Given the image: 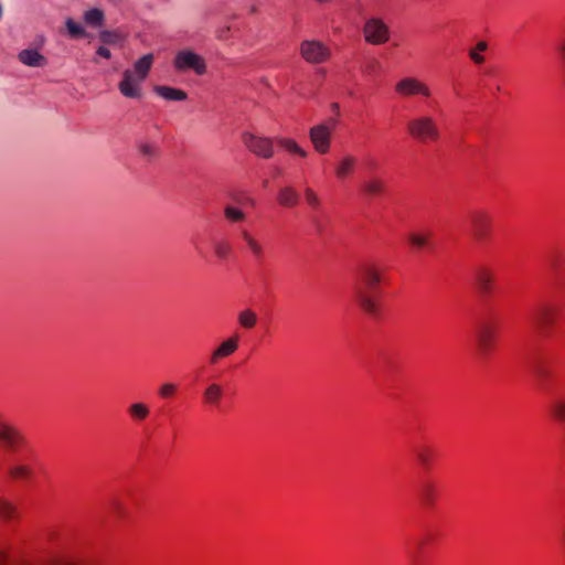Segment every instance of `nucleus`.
Instances as JSON below:
<instances>
[{
	"mask_svg": "<svg viewBox=\"0 0 565 565\" xmlns=\"http://www.w3.org/2000/svg\"><path fill=\"white\" fill-rule=\"evenodd\" d=\"M382 269L374 264L361 266L354 285V299L367 315L379 313L377 288L381 282Z\"/></svg>",
	"mask_w": 565,
	"mask_h": 565,
	"instance_id": "f257e3e1",
	"label": "nucleus"
},
{
	"mask_svg": "<svg viewBox=\"0 0 565 565\" xmlns=\"http://www.w3.org/2000/svg\"><path fill=\"white\" fill-rule=\"evenodd\" d=\"M407 132L420 143L437 142L441 131L436 118L431 115H419L408 120Z\"/></svg>",
	"mask_w": 565,
	"mask_h": 565,
	"instance_id": "f03ea898",
	"label": "nucleus"
},
{
	"mask_svg": "<svg viewBox=\"0 0 565 565\" xmlns=\"http://www.w3.org/2000/svg\"><path fill=\"white\" fill-rule=\"evenodd\" d=\"M173 67L181 73L193 71L196 75H204L207 68L204 57L190 49L177 52Z\"/></svg>",
	"mask_w": 565,
	"mask_h": 565,
	"instance_id": "7ed1b4c3",
	"label": "nucleus"
},
{
	"mask_svg": "<svg viewBox=\"0 0 565 565\" xmlns=\"http://www.w3.org/2000/svg\"><path fill=\"white\" fill-rule=\"evenodd\" d=\"M362 33L364 41L371 45L385 44L391 38L388 25L379 17L366 18Z\"/></svg>",
	"mask_w": 565,
	"mask_h": 565,
	"instance_id": "20e7f679",
	"label": "nucleus"
},
{
	"mask_svg": "<svg viewBox=\"0 0 565 565\" xmlns=\"http://www.w3.org/2000/svg\"><path fill=\"white\" fill-rule=\"evenodd\" d=\"M299 52L301 57L310 64L326 63L331 56L330 49L318 40H303Z\"/></svg>",
	"mask_w": 565,
	"mask_h": 565,
	"instance_id": "39448f33",
	"label": "nucleus"
},
{
	"mask_svg": "<svg viewBox=\"0 0 565 565\" xmlns=\"http://www.w3.org/2000/svg\"><path fill=\"white\" fill-rule=\"evenodd\" d=\"M242 139L245 147L255 156L263 159L273 158L275 152L273 139L250 132H244Z\"/></svg>",
	"mask_w": 565,
	"mask_h": 565,
	"instance_id": "423d86ee",
	"label": "nucleus"
},
{
	"mask_svg": "<svg viewBox=\"0 0 565 565\" xmlns=\"http://www.w3.org/2000/svg\"><path fill=\"white\" fill-rule=\"evenodd\" d=\"M491 216L486 211H473L469 214V230L477 242H483L490 234Z\"/></svg>",
	"mask_w": 565,
	"mask_h": 565,
	"instance_id": "0eeeda50",
	"label": "nucleus"
},
{
	"mask_svg": "<svg viewBox=\"0 0 565 565\" xmlns=\"http://www.w3.org/2000/svg\"><path fill=\"white\" fill-rule=\"evenodd\" d=\"M395 92L402 97H413L420 95L424 97H430L431 90L427 84L419 81L416 77L407 76L403 77L395 84Z\"/></svg>",
	"mask_w": 565,
	"mask_h": 565,
	"instance_id": "6e6552de",
	"label": "nucleus"
},
{
	"mask_svg": "<svg viewBox=\"0 0 565 565\" xmlns=\"http://www.w3.org/2000/svg\"><path fill=\"white\" fill-rule=\"evenodd\" d=\"M531 320L540 333L547 334L556 321V309L550 305H540L532 311Z\"/></svg>",
	"mask_w": 565,
	"mask_h": 565,
	"instance_id": "1a4fd4ad",
	"label": "nucleus"
},
{
	"mask_svg": "<svg viewBox=\"0 0 565 565\" xmlns=\"http://www.w3.org/2000/svg\"><path fill=\"white\" fill-rule=\"evenodd\" d=\"M335 121H331V126L326 124H319L310 128L309 138L319 153H327L330 149L331 143V131Z\"/></svg>",
	"mask_w": 565,
	"mask_h": 565,
	"instance_id": "9d476101",
	"label": "nucleus"
},
{
	"mask_svg": "<svg viewBox=\"0 0 565 565\" xmlns=\"http://www.w3.org/2000/svg\"><path fill=\"white\" fill-rule=\"evenodd\" d=\"M238 237L244 243L245 249L257 262L262 263L265 258L266 247L265 244L247 228H239Z\"/></svg>",
	"mask_w": 565,
	"mask_h": 565,
	"instance_id": "9b49d317",
	"label": "nucleus"
},
{
	"mask_svg": "<svg viewBox=\"0 0 565 565\" xmlns=\"http://www.w3.org/2000/svg\"><path fill=\"white\" fill-rule=\"evenodd\" d=\"M24 444V437L15 427L0 423V445L9 450L17 451Z\"/></svg>",
	"mask_w": 565,
	"mask_h": 565,
	"instance_id": "f8f14e48",
	"label": "nucleus"
},
{
	"mask_svg": "<svg viewBox=\"0 0 565 565\" xmlns=\"http://www.w3.org/2000/svg\"><path fill=\"white\" fill-rule=\"evenodd\" d=\"M142 79H138L131 70H126L122 74L118 88L120 93L128 98H140L141 89L139 87Z\"/></svg>",
	"mask_w": 565,
	"mask_h": 565,
	"instance_id": "ddd939ff",
	"label": "nucleus"
},
{
	"mask_svg": "<svg viewBox=\"0 0 565 565\" xmlns=\"http://www.w3.org/2000/svg\"><path fill=\"white\" fill-rule=\"evenodd\" d=\"M356 163L358 159L353 154H343L334 164L335 178L340 181L349 178L354 172Z\"/></svg>",
	"mask_w": 565,
	"mask_h": 565,
	"instance_id": "4468645a",
	"label": "nucleus"
},
{
	"mask_svg": "<svg viewBox=\"0 0 565 565\" xmlns=\"http://www.w3.org/2000/svg\"><path fill=\"white\" fill-rule=\"evenodd\" d=\"M238 348V337L233 335L223 341L211 354L210 363L216 364L221 359L232 355Z\"/></svg>",
	"mask_w": 565,
	"mask_h": 565,
	"instance_id": "2eb2a0df",
	"label": "nucleus"
},
{
	"mask_svg": "<svg viewBox=\"0 0 565 565\" xmlns=\"http://www.w3.org/2000/svg\"><path fill=\"white\" fill-rule=\"evenodd\" d=\"M478 348L482 355H487L493 348L495 342V331L490 326H483L480 328L478 335Z\"/></svg>",
	"mask_w": 565,
	"mask_h": 565,
	"instance_id": "dca6fc26",
	"label": "nucleus"
},
{
	"mask_svg": "<svg viewBox=\"0 0 565 565\" xmlns=\"http://www.w3.org/2000/svg\"><path fill=\"white\" fill-rule=\"evenodd\" d=\"M385 189V181L379 175H370L361 183V191L367 196L381 195Z\"/></svg>",
	"mask_w": 565,
	"mask_h": 565,
	"instance_id": "f3484780",
	"label": "nucleus"
},
{
	"mask_svg": "<svg viewBox=\"0 0 565 565\" xmlns=\"http://www.w3.org/2000/svg\"><path fill=\"white\" fill-rule=\"evenodd\" d=\"M476 285L482 295H489L494 280L493 273L486 267H480L475 273Z\"/></svg>",
	"mask_w": 565,
	"mask_h": 565,
	"instance_id": "a211bd4d",
	"label": "nucleus"
},
{
	"mask_svg": "<svg viewBox=\"0 0 565 565\" xmlns=\"http://www.w3.org/2000/svg\"><path fill=\"white\" fill-rule=\"evenodd\" d=\"M19 61L31 67H42L46 65V58L36 50L26 49L19 53Z\"/></svg>",
	"mask_w": 565,
	"mask_h": 565,
	"instance_id": "6ab92c4d",
	"label": "nucleus"
},
{
	"mask_svg": "<svg viewBox=\"0 0 565 565\" xmlns=\"http://www.w3.org/2000/svg\"><path fill=\"white\" fill-rule=\"evenodd\" d=\"M418 497L425 507H433L437 497L435 483L428 480L423 481L418 488Z\"/></svg>",
	"mask_w": 565,
	"mask_h": 565,
	"instance_id": "aec40b11",
	"label": "nucleus"
},
{
	"mask_svg": "<svg viewBox=\"0 0 565 565\" xmlns=\"http://www.w3.org/2000/svg\"><path fill=\"white\" fill-rule=\"evenodd\" d=\"M223 214L226 222L231 225L244 223L247 218L246 212L234 204H225Z\"/></svg>",
	"mask_w": 565,
	"mask_h": 565,
	"instance_id": "412c9836",
	"label": "nucleus"
},
{
	"mask_svg": "<svg viewBox=\"0 0 565 565\" xmlns=\"http://www.w3.org/2000/svg\"><path fill=\"white\" fill-rule=\"evenodd\" d=\"M278 203L285 207H294L299 203V194L292 186H284L277 196Z\"/></svg>",
	"mask_w": 565,
	"mask_h": 565,
	"instance_id": "4be33fe9",
	"label": "nucleus"
},
{
	"mask_svg": "<svg viewBox=\"0 0 565 565\" xmlns=\"http://www.w3.org/2000/svg\"><path fill=\"white\" fill-rule=\"evenodd\" d=\"M153 63V54L148 53L137 60L134 64V70H131L135 73V76L138 77V79L145 81L151 66Z\"/></svg>",
	"mask_w": 565,
	"mask_h": 565,
	"instance_id": "5701e85b",
	"label": "nucleus"
},
{
	"mask_svg": "<svg viewBox=\"0 0 565 565\" xmlns=\"http://www.w3.org/2000/svg\"><path fill=\"white\" fill-rule=\"evenodd\" d=\"M154 93L167 100H185L188 95L184 90L170 86H154Z\"/></svg>",
	"mask_w": 565,
	"mask_h": 565,
	"instance_id": "b1692460",
	"label": "nucleus"
},
{
	"mask_svg": "<svg viewBox=\"0 0 565 565\" xmlns=\"http://www.w3.org/2000/svg\"><path fill=\"white\" fill-rule=\"evenodd\" d=\"M223 387L217 383H211L203 392V401L207 405L216 406L223 397Z\"/></svg>",
	"mask_w": 565,
	"mask_h": 565,
	"instance_id": "393cba45",
	"label": "nucleus"
},
{
	"mask_svg": "<svg viewBox=\"0 0 565 565\" xmlns=\"http://www.w3.org/2000/svg\"><path fill=\"white\" fill-rule=\"evenodd\" d=\"M413 452H414L418 463L423 468L428 469L430 467L434 455H435L434 449L430 446H427V445L416 446L413 449Z\"/></svg>",
	"mask_w": 565,
	"mask_h": 565,
	"instance_id": "a878e982",
	"label": "nucleus"
},
{
	"mask_svg": "<svg viewBox=\"0 0 565 565\" xmlns=\"http://www.w3.org/2000/svg\"><path fill=\"white\" fill-rule=\"evenodd\" d=\"M128 415L134 422H143L150 415V408L141 402L132 403L127 408Z\"/></svg>",
	"mask_w": 565,
	"mask_h": 565,
	"instance_id": "bb28decb",
	"label": "nucleus"
},
{
	"mask_svg": "<svg viewBox=\"0 0 565 565\" xmlns=\"http://www.w3.org/2000/svg\"><path fill=\"white\" fill-rule=\"evenodd\" d=\"M552 416L559 423H565V395H556L550 403Z\"/></svg>",
	"mask_w": 565,
	"mask_h": 565,
	"instance_id": "cd10ccee",
	"label": "nucleus"
},
{
	"mask_svg": "<svg viewBox=\"0 0 565 565\" xmlns=\"http://www.w3.org/2000/svg\"><path fill=\"white\" fill-rule=\"evenodd\" d=\"M99 40L106 45H121L125 36L119 31L103 30L99 32Z\"/></svg>",
	"mask_w": 565,
	"mask_h": 565,
	"instance_id": "c85d7f7f",
	"label": "nucleus"
},
{
	"mask_svg": "<svg viewBox=\"0 0 565 565\" xmlns=\"http://www.w3.org/2000/svg\"><path fill=\"white\" fill-rule=\"evenodd\" d=\"M237 320L242 328L253 329L257 323L258 317L252 309H244L238 312Z\"/></svg>",
	"mask_w": 565,
	"mask_h": 565,
	"instance_id": "c756f323",
	"label": "nucleus"
},
{
	"mask_svg": "<svg viewBox=\"0 0 565 565\" xmlns=\"http://www.w3.org/2000/svg\"><path fill=\"white\" fill-rule=\"evenodd\" d=\"M17 515L15 505L3 497H0V520L9 522Z\"/></svg>",
	"mask_w": 565,
	"mask_h": 565,
	"instance_id": "7c9ffc66",
	"label": "nucleus"
},
{
	"mask_svg": "<svg viewBox=\"0 0 565 565\" xmlns=\"http://www.w3.org/2000/svg\"><path fill=\"white\" fill-rule=\"evenodd\" d=\"M277 142L288 152L298 154L302 158L307 157V151L302 149L294 139L290 138H277Z\"/></svg>",
	"mask_w": 565,
	"mask_h": 565,
	"instance_id": "2f4dec72",
	"label": "nucleus"
},
{
	"mask_svg": "<svg viewBox=\"0 0 565 565\" xmlns=\"http://www.w3.org/2000/svg\"><path fill=\"white\" fill-rule=\"evenodd\" d=\"M104 12L100 9H89L84 13V21L90 26H100L104 23Z\"/></svg>",
	"mask_w": 565,
	"mask_h": 565,
	"instance_id": "473e14b6",
	"label": "nucleus"
},
{
	"mask_svg": "<svg viewBox=\"0 0 565 565\" xmlns=\"http://www.w3.org/2000/svg\"><path fill=\"white\" fill-rule=\"evenodd\" d=\"M137 147L139 153L147 160H152L159 154V147L154 142L139 141Z\"/></svg>",
	"mask_w": 565,
	"mask_h": 565,
	"instance_id": "72a5a7b5",
	"label": "nucleus"
},
{
	"mask_svg": "<svg viewBox=\"0 0 565 565\" xmlns=\"http://www.w3.org/2000/svg\"><path fill=\"white\" fill-rule=\"evenodd\" d=\"M8 472L12 479H29L33 473L28 465H14L9 468Z\"/></svg>",
	"mask_w": 565,
	"mask_h": 565,
	"instance_id": "f704fd0d",
	"label": "nucleus"
},
{
	"mask_svg": "<svg viewBox=\"0 0 565 565\" xmlns=\"http://www.w3.org/2000/svg\"><path fill=\"white\" fill-rule=\"evenodd\" d=\"M488 49V44L484 41H480L477 43L476 47L470 50L469 56L476 64H482L484 62V57L480 54Z\"/></svg>",
	"mask_w": 565,
	"mask_h": 565,
	"instance_id": "c9c22d12",
	"label": "nucleus"
},
{
	"mask_svg": "<svg viewBox=\"0 0 565 565\" xmlns=\"http://www.w3.org/2000/svg\"><path fill=\"white\" fill-rule=\"evenodd\" d=\"M429 236L430 234H419V233H412L408 237L409 243L418 248L427 247L429 246Z\"/></svg>",
	"mask_w": 565,
	"mask_h": 565,
	"instance_id": "e433bc0d",
	"label": "nucleus"
},
{
	"mask_svg": "<svg viewBox=\"0 0 565 565\" xmlns=\"http://www.w3.org/2000/svg\"><path fill=\"white\" fill-rule=\"evenodd\" d=\"M65 25L72 38H82L85 35L84 28L73 19L68 18L65 22Z\"/></svg>",
	"mask_w": 565,
	"mask_h": 565,
	"instance_id": "4c0bfd02",
	"label": "nucleus"
},
{
	"mask_svg": "<svg viewBox=\"0 0 565 565\" xmlns=\"http://www.w3.org/2000/svg\"><path fill=\"white\" fill-rule=\"evenodd\" d=\"M305 199L306 202L315 210L319 209L321 201L318 194L311 189L306 188L305 189Z\"/></svg>",
	"mask_w": 565,
	"mask_h": 565,
	"instance_id": "58836bf2",
	"label": "nucleus"
},
{
	"mask_svg": "<svg viewBox=\"0 0 565 565\" xmlns=\"http://www.w3.org/2000/svg\"><path fill=\"white\" fill-rule=\"evenodd\" d=\"M214 252H215L217 257H220L222 259H225L228 256L230 252H231V247H230V245L227 243L217 242L214 245Z\"/></svg>",
	"mask_w": 565,
	"mask_h": 565,
	"instance_id": "ea45409f",
	"label": "nucleus"
},
{
	"mask_svg": "<svg viewBox=\"0 0 565 565\" xmlns=\"http://www.w3.org/2000/svg\"><path fill=\"white\" fill-rule=\"evenodd\" d=\"M177 386L172 383H164L159 388V395L163 398L170 397L175 393Z\"/></svg>",
	"mask_w": 565,
	"mask_h": 565,
	"instance_id": "a19ab883",
	"label": "nucleus"
},
{
	"mask_svg": "<svg viewBox=\"0 0 565 565\" xmlns=\"http://www.w3.org/2000/svg\"><path fill=\"white\" fill-rule=\"evenodd\" d=\"M96 53H97V55H99V56H102L104 58H110L111 57L110 51L106 46H104V45L99 46L97 49Z\"/></svg>",
	"mask_w": 565,
	"mask_h": 565,
	"instance_id": "79ce46f5",
	"label": "nucleus"
},
{
	"mask_svg": "<svg viewBox=\"0 0 565 565\" xmlns=\"http://www.w3.org/2000/svg\"><path fill=\"white\" fill-rule=\"evenodd\" d=\"M230 26H226V28H223L221 30L217 31V38L220 40H226L228 38V33H230Z\"/></svg>",
	"mask_w": 565,
	"mask_h": 565,
	"instance_id": "37998d69",
	"label": "nucleus"
},
{
	"mask_svg": "<svg viewBox=\"0 0 565 565\" xmlns=\"http://www.w3.org/2000/svg\"><path fill=\"white\" fill-rule=\"evenodd\" d=\"M534 372L536 373V375L539 377L543 379V377L546 376V371L543 367H541V366L535 367Z\"/></svg>",
	"mask_w": 565,
	"mask_h": 565,
	"instance_id": "c03bdc74",
	"label": "nucleus"
},
{
	"mask_svg": "<svg viewBox=\"0 0 565 565\" xmlns=\"http://www.w3.org/2000/svg\"><path fill=\"white\" fill-rule=\"evenodd\" d=\"M376 64H377V62H376V61H372V62H370V64L366 66V71H367L369 73H372V72L375 70Z\"/></svg>",
	"mask_w": 565,
	"mask_h": 565,
	"instance_id": "a18cd8bd",
	"label": "nucleus"
},
{
	"mask_svg": "<svg viewBox=\"0 0 565 565\" xmlns=\"http://www.w3.org/2000/svg\"><path fill=\"white\" fill-rule=\"evenodd\" d=\"M312 223L315 224V226L317 227V231L320 232L321 231V224L320 222L318 221V218L313 217L312 218Z\"/></svg>",
	"mask_w": 565,
	"mask_h": 565,
	"instance_id": "49530a36",
	"label": "nucleus"
},
{
	"mask_svg": "<svg viewBox=\"0 0 565 565\" xmlns=\"http://www.w3.org/2000/svg\"><path fill=\"white\" fill-rule=\"evenodd\" d=\"M331 108H332V110H333L334 113H339L340 106H339V104H338V103H333V104L331 105Z\"/></svg>",
	"mask_w": 565,
	"mask_h": 565,
	"instance_id": "de8ad7c7",
	"label": "nucleus"
},
{
	"mask_svg": "<svg viewBox=\"0 0 565 565\" xmlns=\"http://www.w3.org/2000/svg\"><path fill=\"white\" fill-rule=\"evenodd\" d=\"M7 561V556L4 554H0V565H3Z\"/></svg>",
	"mask_w": 565,
	"mask_h": 565,
	"instance_id": "09e8293b",
	"label": "nucleus"
},
{
	"mask_svg": "<svg viewBox=\"0 0 565 565\" xmlns=\"http://www.w3.org/2000/svg\"><path fill=\"white\" fill-rule=\"evenodd\" d=\"M558 50L563 53L565 56V41L559 45Z\"/></svg>",
	"mask_w": 565,
	"mask_h": 565,
	"instance_id": "8fccbe9b",
	"label": "nucleus"
},
{
	"mask_svg": "<svg viewBox=\"0 0 565 565\" xmlns=\"http://www.w3.org/2000/svg\"><path fill=\"white\" fill-rule=\"evenodd\" d=\"M562 542L564 543L565 545V526H564V530H563V533H562Z\"/></svg>",
	"mask_w": 565,
	"mask_h": 565,
	"instance_id": "3c124183",
	"label": "nucleus"
},
{
	"mask_svg": "<svg viewBox=\"0 0 565 565\" xmlns=\"http://www.w3.org/2000/svg\"><path fill=\"white\" fill-rule=\"evenodd\" d=\"M248 203H249L250 205H254V200H253V199H248Z\"/></svg>",
	"mask_w": 565,
	"mask_h": 565,
	"instance_id": "603ef678",
	"label": "nucleus"
}]
</instances>
